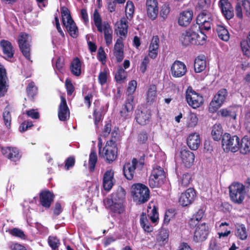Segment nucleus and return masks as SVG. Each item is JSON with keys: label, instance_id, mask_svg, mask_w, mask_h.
I'll return each instance as SVG.
<instances>
[{"label": "nucleus", "instance_id": "20e7f679", "mask_svg": "<svg viewBox=\"0 0 250 250\" xmlns=\"http://www.w3.org/2000/svg\"><path fill=\"white\" fill-rule=\"evenodd\" d=\"M132 194L134 201L139 204L145 203L149 198L148 188L142 184H136L132 186Z\"/></svg>", "mask_w": 250, "mask_h": 250}, {"label": "nucleus", "instance_id": "a18cd8bd", "mask_svg": "<svg viewBox=\"0 0 250 250\" xmlns=\"http://www.w3.org/2000/svg\"><path fill=\"white\" fill-rule=\"evenodd\" d=\"M126 71L122 67H120L115 74V78L119 83H121L126 77Z\"/></svg>", "mask_w": 250, "mask_h": 250}, {"label": "nucleus", "instance_id": "1a4fd4ad", "mask_svg": "<svg viewBox=\"0 0 250 250\" xmlns=\"http://www.w3.org/2000/svg\"><path fill=\"white\" fill-rule=\"evenodd\" d=\"M186 100L189 105L193 108L199 107L203 103L202 96L193 90L191 88H188L187 90Z\"/></svg>", "mask_w": 250, "mask_h": 250}, {"label": "nucleus", "instance_id": "a19ab883", "mask_svg": "<svg viewBox=\"0 0 250 250\" xmlns=\"http://www.w3.org/2000/svg\"><path fill=\"white\" fill-rule=\"evenodd\" d=\"M204 215V210L203 209H200L194 215L193 217L189 221V224L191 227H194L199 224V222L202 219Z\"/></svg>", "mask_w": 250, "mask_h": 250}, {"label": "nucleus", "instance_id": "b1692460", "mask_svg": "<svg viewBox=\"0 0 250 250\" xmlns=\"http://www.w3.org/2000/svg\"><path fill=\"white\" fill-rule=\"evenodd\" d=\"M116 28L115 32L120 37L125 38L127 33V21L125 18L121 19L120 21H117L115 24Z\"/></svg>", "mask_w": 250, "mask_h": 250}, {"label": "nucleus", "instance_id": "ea45409f", "mask_svg": "<svg viewBox=\"0 0 250 250\" xmlns=\"http://www.w3.org/2000/svg\"><path fill=\"white\" fill-rule=\"evenodd\" d=\"M223 130L220 124H215L213 127L211 131V135L215 141L220 140L222 136Z\"/></svg>", "mask_w": 250, "mask_h": 250}, {"label": "nucleus", "instance_id": "5fc2aeb1", "mask_svg": "<svg viewBox=\"0 0 250 250\" xmlns=\"http://www.w3.org/2000/svg\"><path fill=\"white\" fill-rule=\"evenodd\" d=\"M170 12V7L168 4L165 3L161 7L160 11V17L164 20H166Z\"/></svg>", "mask_w": 250, "mask_h": 250}, {"label": "nucleus", "instance_id": "f8f14e48", "mask_svg": "<svg viewBox=\"0 0 250 250\" xmlns=\"http://www.w3.org/2000/svg\"><path fill=\"white\" fill-rule=\"evenodd\" d=\"M193 240L195 242H202L206 238L208 234V226L205 223H200L195 226Z\"/></svg>", "mask_w": 250, "mask_h": 250}, {"label": "nucleus", "instance_id": "37998d69", "mask_svg": "<svg viewBox=\"0 0 250 250\" xmlns=\"http://www.w3.org/2000/svg\"><path fill=\"white\" fill-rule=\"evenodd\" d=\"M156 87L154 85L149 86L147 92L146 100L147 103H153L156 99Z\"/></svg>", "mask_w": 250, "mask_h": 250}, {"label": "nucleus", "instance_id": "ddd939ff", "mask_svg": "<svg viewBox=\"0 0 250 250\" xmlns=\"http://www.w3.org/2000/svg\"><path fill=\"white\" fill-rule=\"evenodd\" d=\"M1 151L6 158L14 162L19 160L21 156L19 150L16 147H1Z\"/></svg>", "mask_w": 250, "mask_h": 250}, {"label": "nucleus", "instance_id": "79ce46f5", "mask_svg": "<svg viewBox=\"0 0 250 250\" xmlns=\"http://www.w3.org/2000/svg\"><path fill=\"white\" fill-rule=\"evenodd\" d=\"M147 214L152 223H155L157 222L159 218L157 209L155 206H153L152 208L149 206H148Z\"/></svg>", "mask_w": 250, "mask_h": 250}, {"label": "nucleus", "instance_id": "680f3d73", "mask_svg": "<svg viewBox=\"0 0 250 250\" xmlns=\"http://www.w3.org/2000/svg\"><path fill=\"white\" fill-rule=\"evenodd\" d=\"M3 117L5 125L7 127H9L11 125V117L10 112L7 108H5L4 109V111L3 113Z\"/></svg>", "mask_w": 250, "mask_h": 250}, {"label": "nucleus", "instance_id": "412c9836", "mask_svg": "<svg viewBox=\"0 0 250 250\" xmlns=\"http://www.w3.org/2000/svg\"><path fill=\"white\" fill-rule=\"evenodd\" d=\"M114 55L118 62H121L123 60L124 56L123 37H120L117 40L114 47Z\"/></svg>", "mask_w": 250, "mask_h": 250}, {"label": "nucleus", "instance_id": "c756f323", "mask_svg": "<svg viewBox=\"0 0 250 250\" xmlns=\"http://www.w3.org/2000/svg\"><path fill=\"white\" fill-rule=\"evenodd\" d=\"M193 13L191 11H185L180 13L178 23L179 25L183 26H186L189 24L192 20Z\"/></svg>", "mask_w": 250, "mask_h": 250}, {"label": "nucleus", "instance_id": "f3484780", "mask_svg": "<svg viewBox=\"0 0 250 250\" xmlns=\"http://www.w3.org/2000/svg\"><path fill=\"white\" fill-rule=\"evenodd\" d=\"M172 75L174 77H181L187 72L186 65L182 62L176 61L171 67Z\"/></svg>", "mask_w": 250, "mask_h": 250}, {"label": "nucleus", "instance_id": "393cba45", "mask_svg": "<svg viewBox=\"0 0 250 250\" xmlns=\"http://www.w3.org/2000/svg\"><path fill=\"white\" fill-rule=\"evenodd\" d=\"M125 191L122 188H119L111 195V199L107 200V204H110L111 203H124L125 199Z\"/></svg>", "mask_w": 250, "mask_h": 250}, {"label": "nucleus", "instance_id": "aec40b11", "mask_svg": "<svg viewBox=\"0 0 250 250\" xmlns=\"http://www.w3.org/2000/svg\"><path fill=\"white\" fill-rule=\"evenodd\" d=\"M197 36L196 32L189 29L183 32L180 37V41L182 44L187 46L190 44H193L194 38Z\"/></svg>", "mask_w": 250, "mask_h": 250}, {"label": "nucleus", "instance_id": "5701e85b", "mask_svg": "<svg viewBox=\"0 0 250 250\" xmlns=\"http://www.w3.org/2000/svg\"><path fill=\"white\" fill-rule=\"evenodd\" d=\"M160 40L157 36H154L148 48V56L152 59H155L158 53Z\"/></svg>", "mask_w": 250, "mask_h": 250}, {"label": "nucleus", "instance_id": "49530a36", "mask_svg": "<svg viewBox=\"0 0 250 250\" xmlns=\"http://www.w3.org/2000/svg\"><path fill=\"white\" fill-rule=\"evenodd\" d=\"M97 161V156L95 151H91L89 155V165L90 171H93Z\"/></svg>", "mask_w": 250, "mask_h": 250}, {"label": "nucleus", "instance_id": "3c124183", "mask_svg": "<svg viewBox=\"0 0 250 250\" xmlns=\"http://www.w3.org/2000/svg\"><path fill=\"white\" fill-rule=\"evenodd\" d=\"M191 180V175L188 173L184 174L179 181L180 187H186L189 184Z\"/></svg>", "mask_w": 250, "mask_h": 250}, {"label": "nucleus", "instance_id": "9b49d317", "mask_svg": "<svg viewBox=\"0 0 250 250\" xmlns=\"http://www.w3.org/2000/svg\"><path fill=\"white\" fill-rule=\"evenodd\" d=\"M143 163L139 162L136 158H133L130 163H126L123 168L124 174L126 178L131 180L133 178L135 170L136 168L142 167Z\"/></svg>", "mask_w": 250, "mask_h": 250}, {"label": "nucleus", "instance_id": "2f4dec72", "mask_svg": "<svg viewBox=\"0 0 250 250\" xmlns=\"http://www.w3.org/2000/svg\"><path fill=\"white\" fill-rule=\"evenodd\" d=\"M206 61L205 56L197 57L194 61V68L196 73H200L205 69Z\"/></svg>", "mask_w": 250, "mask_h": 250}, {"label": "nucleus", "instance_id": "864d4df0", "mask_svg": "<svg viewBox=\"0 0 250 250\" xmlns=\"http://www.w3.org/2000/svg\"><path fill=\"white\" fill-rule=\"evenodd\" d=\"M61 14L63 24H65V22L72 20L68 9L65 7L61 8Z\"/></svg>", "mask_w": 250, "mask_h": 250}, {"label": "nucleus", "instance_id": "6e6d98bb", "mask_svg": "<svg viewBox=\"0 0 250 250\" xmlns=\"http://www.w3.org/2000/svg\"><path fill=\"white\" fill-rule=\"evenodd\" d=\"M9 232L12 235L20 238L21 239H24L26 238L24 232L18 228H13L10 230Z\"/></svg>", "mask_w": 250, "mask_h": 250}, {"label": "nucleus", "instance_id": "39448f33", "mask_svg": "<svg viewBox=\"0 0 250 250\" xmlns=\"http://www.w3.org/2000/svg\"><path fill=\"white\" fill-rule=\"evenodd\" d=\"M245 187L239 183H233L229 187V196L234 203L241 204L245 199Z\"/></svg>", "mask_w": 250, "mask_h": 250}, {"label": "nucleus", "instance_id": "f704fd0d", "mask_svg": "<svg viewBox=\"0 0 250 250\" xmlns=\"http://www.w3.org/2000/svg\"><path fill=\"white\" fill-rule=\"evenodd\" d=\"M235 235L239 239L244 240L248 237V231L244 224H237L235 226Z\"/></svg>", "mask_w": 250, "mask_h": 250}, {"label": "nucleus", "instance_id": "7ed1b4c3", "mask_svg": "<svg viewBox=\"0 0 250 250\" xmlns=\"http://www.w3.org/2000/svg\"><path fill=\"white\" fill-rule=\"evenodd\" d=\"M240 140L236 135H231L225 133L222 137V144L224 150L226 152H235L239 149Z\"/></svg>", "mask_w": 250, "mask_h": 250}, {"label": "nucleus", "instance_id": "8fccbe9b", "mask_svg": "<svg viewBox=\"0 0 250 250\" xmlns=\"http://www.w3.org/2000/svg\"><path fill=\"white\" fill-rule=\"evenodd\" d=\"M134 12V6L132 1H128L125 6V14L128 19L132 18Z\"/></svg>", "mask_w": 250, "mask_h": 250}, {"label": "nucleus", "instance_id": "e433bc0d", "mask_svg": "<svg viewBox=\"0 0 250 250\" xmlns=\"http://www.w3.org/2000/svg\"><path fill=\"white\" fill-rule=\"evenodd\" d=\"M239 150L243 154H247L250 152V139L246 136L242 139Z\"/></svg>", "mask_w": 250, "mask_h": 250}, {"label": "nucleus", "instance_id": "4be33fe9", "mask_svg": "<svg viewBox=\"0 0 250 250\" xmlns=\"http://www.w3.org/2000/svg\"><path fill=\"white\" fill-rule=\"evenodd\" d=\"M181 158L185 166L190 167L193 164L195 156L193 152L187 149H183L181 151Z\"/></svg>", "mask_w": 250, "mask_h": 250}, {"label": "nucleus", "instance_id": "423d86ee", "mask_svg": "<svg viewBox=\"0 0 250 250\" xmlns=\"http://www.w3.org/2000/svg\"><path fill=\"white\" fill-rule=\"evenodd\" d=\"M165 178L164 169L160 166L156 165L153 167L151 174L149 179V186L152 188L158 187Z\"/></svg>", "mask_w": 250, "mask_h": 250}, {"label": "nucleus", "instance_id": "0eeeda50", "mask_svg": "<svg viewBox=\"0 0 250 250\" xmlns=\"http://www.w3.org/2000/svg\"><path fill=\"white\" fill-rule=\"evenodd\" d=\"M30 36L25 33L21 32L18 37V43L20 48L24 56L28 60L30 59Z\"/></svg>", "mask_w": 250, "mask_h": 250}, {"label": "nucleus", "instance_id": "bb28decb", "mask_svg": "<svg viewBox=\"0 0 250 250\" xmlns=\"http://www.w3.org/2000/svg\"><path fill=\"white\" fill-rule=\"evenodd\" d=\"M200 136L197 133L189 134L187 138V145L191 150H197L200 146Z\"/></svg>", "mask_w": 250, "mask_h": 250}, {"label": "nucleus", "instance_id": "0e129e2a", "mask_svg": "<svg viewBox=\"0 0 250 250\" xmlns=\"http://www.w3.org/2000/svg\"><path fill=\"white\" fill-rule=\"evenodd\" d=\"M107 79V74L106 70L101 71L98 76V81L99 83L102 85L104 84Z\"/></svg>", "mask_w": 250, "mask_h": 250}, {"label": "nucleus", "instance_id": "052dcab7", "mask_svg": "<svg viewBox=\"0 0 250 250\" xmlns=\"http://www.w3.org/2000/svg\"><path fill=\"white\" fill-rule=\"evenodd\" d=\"M158 13V7L147 8V14L148 17L151 20H154L157 17Z\"/></svg>", "mask_w": 250, "mask_h": 250}, {"label": "nucleus", "instance_id": "13d9d810", "mask_svg": "<svg viewBox=\"0 0 250 250\" xmlns=\"http://www.w3.org/2000/svg\"><path fill=\"white\" fill-rule=\"evenodd\" d=\"M244 42H241V48L244 55H249L250 52V32L247 36V45H243Z\"/></svg>", "mask_w": 250, "mask_h": 250}, {"label": "nucleus", "instance_id": "4d7b16f0", "mask_svg": "<svg viewBox=\"0 0 250 250\" xmlns=\"http://www.w3.org/2000/svg\"><path fill=\"white\" fill-rule=\"evenodd\" d=\"M218 224H219V227L220 228V229H221L222 230H225V232H218V234L219 235V237L221 238L222 237H227V236H228V235L230 234V230H228L227 229H225L224 228V227L225 226H229V224L227 223V222H223V223H221L220 224L218 223ZM217 224V223L216 224V225Z\"/></svg>", "mask_w": 250, "mask_h": 250}, {"label": "nucleus", "instance_id": "338daca9", "mask_svg": "<svg viewBox=\"0 0 250 250\" xmlns=\"http://www.w3.org/2000/svg\"><path fill=\"white\" fill-rule=\"evenodd\" d=\"M98 60L103 63H104L106 61V55L104 48L100 47L98 49Z\"/></svg>", "mask_w": 250, "mask_h": 250}, {"label": "nucleus", "instance_id": "2eb2a0df", "mask_svg": "<svg viewBox=\"0 0 250 250\" xmlns=\"http://www.w3.org/2000/svg\"><path fill=\"white\" fill-rule=\"evenodd\" d=\"M61 100L58 109V117L60 121H65L69 118L70 111L65 98L62 96Z\"/></svg>", "mask_w": 250, "mask_h": 250}, {"label": "nucleus", "instance_id": "c85d7f7f", "mask_svg": "<svg viewBox=\"0 0 250 250\" xmlns=\"http://www.w3.org/2000/svg\"><path fill=\"white\" fill-rule=\"evenodd\" d=\"M238 108L235 107H229L228 108H223L217 112L218 116L222 117H230L235 120L237 116Z\"/></svg>", "mask_w": 250, "mask_h": 250}, {"label": "nucleus", "instance_id": "4c0bfd02", "mask_svg": "<svg viewBox=\"0 0 250 250\" xmlns=\"http://www.w3.org/2000/svg\"><path fill=\"white\" fill-rule=\"evenodd\" d=\"M70 68L71 72L74 75L79 76L81 75V62L78 58H75L72 62Z\"/></svg>", "mask_w": 250, "mask_h": 250}, {"label": "nucleus", "instance_id": "69168bd1", "mask_svg": "<svg viewBox=\"0 0 250 250\" xmlns=\"http://www.w3.org/2000/svg\"><path fill=\"white\" fill-rule=\"evenodd\" d=\"M111 124L110 123H107L105 125L103 130L100 134L101 137L106 138L109 135L111 132Z\"/></svg>", "mask_w": 250, "mask_h": 250}, {"label": "nucleus", "instance_id": "f257e3e1", "mask_svg": "<svg viewBox=\"0 0 250 250\" xmlns=\"http://www.w3.org/2000/svg\"><path fill=\"white\" fill-rule=\"evenodd\" d=\"M92 19L98 31L104 34L106 44L109 46L112 43L113 30L112 27L108 22H102V18L97 9L94 10Z\"/></svg>", "mask_w": 250, "mask_h": 250}, {"label": "nucleus", "instance_id": "a211bd4d", "mask_svg": "<svg viewBox=\"0 0 250 250\" xmlns=\"http://www.w3.org/2000/svg\"><path fill=\"white\" fill-rule=\"evenodd\" d=\"M219 6L223 15L227 19H230L233 17V8L228 0H220Z\"/></svg>", "mask_w": 250, "mask_h": 250}, {"label": "nucleus", "instance_id": "dca6fc26", "mask_svg": "<svg viewBox=\"0 0 250 250\" xmlns=\"http://www.w3.org/2000/svg\"><path fill=\"white\" fill-rule=\"evenodd\" d=\"M134 108V102L131 97L127 98L120 111L121 116L125 119L131 117Z\"/></svg>", "mask_w": 250, "mask_h": 250}, {"label": "nucleus", "instance_id": "4468645a", "mask_svg": "<svg viewBox=\"0 0 250 250\" xmlns=\"http://www.w3.org/2000/svg\"><path fill=\"white\" fill-rule=\"evenodd\" d=\"M195 195L194 189L192 188H189L184 193L181 194L179 202L183 207L188 206L193 201Z\"/></svg>", "mask_w": 250, "mask_h": 250}, {"label": "nucleus", "instance_id": "bf43d9fd", "mask_svg": "<svg viewBox=\"0 0 250 250\" xmlns=\"http://www.w3.org/2000/svg\"><path fill=\"white\" fill-rule=\"evenodd\" d=\"M26 91L27 94L30 97H32L36 95L37 91V88L35 86L34 83L31 82L28 84L26 88Z\"/></svg>", "mask_w": 250, "mask_h": 250}, {"label": "nucleus", "instance_id": "58836bf2", "mask_svg": "<svg viewBox=\"0 0 250 250\" xmlns=\"http://www.w3.org/2000/svg\"><path fill=\"white\" fill-rule=\"evenodd\" d=\"M216 32L219 38L225 42L228 41L229 39V35L228 30L223 25H217Z\"/></svg>", "mask_w": 250, "mask_h": 250}, {"label": "nucleus", "instance_id": "a878e982", "mask_svg": "<svg viewBox=\"0 0 250 250\" xmlns=\"http://www.w3.org/2000/svg\"><path fill=\"white\" fill-rule=\"evenodd\" d=\"M114 171L112 169L107 170L103 178V187L104 190L109 191L113 186Z\"/></svg>", "mask_w": 250, "mask_h": 250}, {"label": "nucleus", "instance_id": "c03bdc74", "mask_svg": "<svg viewBox=\"0 0 250 250\" xmlns=\"http://www.w3.org/2000/svg\"><path fill=\"white\" fill-rule=\"evenodd\" d=\"M137 85V82L135 80H132L129 83L126 92V94L127 95V98H129L130 97H131L133 99V102H134V97L132 94L135 92Z\"/></svg>", "mask_w": 250, "mask_h": 250}, {"label": "nucleus", "instance_id": "6ab92c4d", "mask_svg": "<svg viewBox=\"0 0 250 250\" xmlns=\"http://www.w3.org/2000/svg\"><path fill=\"white\" fill-rule=\"evenodd\" d=\"M135 119L137 123L142 125L148 124L150 119V112L146 109L141 110L137 109L136 111Z\"/></svg>", "mask_w": 250, "mask_h": 250}, {"label": "nucleus", "instance_id": "9d476101", "mask_svg": "<svg viewBox=\"0 0 250 250\" xmlns=\"http://www.w3.org/2000/svg\"><path fill=\"white\" fill-rule=\"evenodd\" d=\"M212 17L210 13L204 11L199 14L196 18V23L201 30H208L211 28Z\"/></svg>", "mask_w": 250, "mask_h": 250}, {"label": "nucleus", "instance_id": "72a5a7b5", "mask_svg": "<svg viewBox=\"0 0 250 250\" xmlns=\"http://www.w3.org/2000/svg\"><path fill=\"white\" fill-rule=\"evenodd\" d=\"M67 29L70 35L74 38H77L79 35V31L74 21L72 19L65 22L63 24Z\"/></svg>", "mask_w": 250, "mask_h": 250}, {"label": "nucleus", "instance_id": "6e6552de", "mask_svg": "<svg viewBox=\"0 0 250 250\" xmlns=\"http://www.w3.org/2000/svg\"><path fill=\"white\" fill-rule=\"evenodd\" d=\"M227 95L228 92L226 89L220 90L214 96L210 103L209 106V112L213 113L216 111L222 105Z\"/></svg>", "mask_w": 250, "mask_h": 250}, {"label": "nucleus", "instance_id": "f03ea898", "mask_svg": "<svg viewBox=\"0 0 250 250\" xmlns=\"http://www.w3.org/2000/svg\"><path fill=\"white\" fill-rule=\"evenodd\" d=\"M112 139L107 142L105 146L104 147L102 154L104 158L109 163L114 161L117 157V148L115 146V143L116 141V135L117 133L112 132Z\"/></svg>", "mask_w": 250, "mask_h": 250}, {"label": "nucleus", "instance_id": "c9c22d12", "mask_svg": "<svg viewBox=\"0 0 250 250\" xmlns=\"http://www.w3.org/2000/svg\"><path fill=\"white\" fill-rule=\"evenodd\" d=\"M106 205L115 215L121 214L125 211V207L122 203H111L110 204L106 203Z\"/></svg>", "mask_w": 250, "mask_h": 250}, {"label": "nucleus", "instance_id": "774afa93", "mask_svg": "<svg viewBox=\"0 0 250 250\" xmlns=\"http://www.w3.org/2000/svg\"><path fill=\"white\" fill-rule=\"evenodd\" d=\"M235 12L237 17L242 19L243 17L242 2L237 0V3L235 6Z\"/></svg>", "mask_w": 250, "mask_h": 250}, {"label": "nucleus", "instance_id": "603ef678", "mask_svg": "<svg viewBox=\"0 0 250 250\" xmlns=\"http://www.w3.org/2000/svg\"><path fill=\"white\" fill-rule=\"evenodd\" d=\"M48 243L50 247L55 250L57 249L60 245V240L56 236H50L48 239Z\"/></svg>", "mask_w": 250, "mask_h": 250}, {"label": "nucleus", "instance_id": "09e8293b", "mask_svg": "<svg viewBox=\"0 0 250 250\" xmlns=\"http://www.w3.org/2000/svg\"><path fill=\"white\" fill-rule=\"evenodd\" d=\"M196 37L194 38L193 44L203 45L206 42L207 36L202 32H200V34L196 32Z\"/></svg>", "mask_w": 250, "mask_h": 250}, {"label": "nucleus", "instance_id": "de8ad7c7", "mask_svg": "<svg viewBox=\"0 0 250 250\" xmlns=\"http://www.w3.org/2000/svg\"><path fill=\"white\" fill-rule=\"evenodd\" d=\"M169 232L166 229H161L159 232L157 236V240L159 242L164 243L165 242H167L168 239Z\"/></svg>", "mask_w": 250, "mask_h": 250}, {"label": "nucleus", "instance_id": "e2e57ef3", "mask_svg": "<svg viewBox=\"0 0 250 250\" xmlns=\"http://www.w3.org/2000/svg\"><path fill=\"white\" fill-rule=\"evenodd\" d=\"M198 122V118L195 114L191 113L188 116V125L189 127L195 126Z\"/></svg>", "mask_w": 250, "mask_h": 250}, {"label": "nucleus", "instance_id": "7c9ffc66", "mask_svg": "<svg viewBox=\"0 0 250 250\" xmlns=\"http://www.w3.org/2000/svg\"><path fill=\"white\" fill-rule=\"evenodd\" d=\"M0 45L2 49L3 54L6 57L10 59L13 57L14 50L10 42L3 40L0 41Z\"/></svg>", "mask_w": 250, "mask_h": 250}, {"label": "nucleus", "instance_id": "473e14b6", "mask_svg": "<svg viewBox=\"0 0 250 250\" xmlns=\"http://www.w3.org/2000/svg\"><path fill=\"white\" fill-rule=\"evenodd\" d=\"M140 223L141 227L145 231L150 232L153 231V227L149 222L145 213L143 212L141 214Z\"/></svg>", "mask_w": 250, "mask_h": 250}, {"label": "nucleus", "instance_id": "cd10ccee", "mask_svg": "<svg viewBox=\"0 0 250 250\" xmlns=\"http://www.w3.org/2000/svg\"><path fill=\"white\" fill-rule=\"evenodd\" d=\"M53 194L48 190L42 191L40 193V199L41 205L46 208L50 207L53 200Z\"/></svg>", "mask_w": 250, "mask_h": 250}]
</instances>
